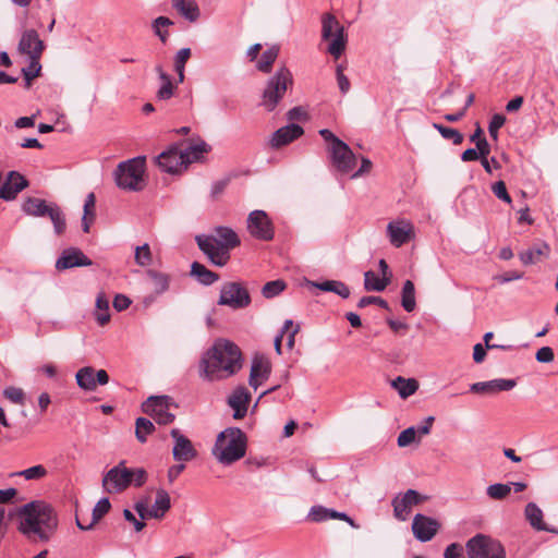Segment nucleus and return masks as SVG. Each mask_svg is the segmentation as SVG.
I'll return each instance as SVG.
<instances>
[{"label":"nucleus","mask_w":558,"mask_h":558,"mask_svg":"<svg viewBox=\"0 0 558 558\" xmlns=\"http://www.w3.org/2000/svg\"><path fill=\"white\" fill-rule=\"evenodd\" d=\"M243 365L240 348L230 340L218 339L199 362V376L204 380H222L235 375Z\"/></svg>","instance_id":"obj_1"},{"label":"nucleus","mask_w":558,"mask_h":558,"mask_svg":"<svg viewBox=\"0 0 558 558\" xmlns=\"http://www.w3.org/2000/svg\"><path fill=\"white\" fill-rule=\"evenodd\" d=\"M17 530L31 541L48 542L58 527V514L47 502L41 500L23 505L16 511Z\"/></svg>","instance_id":"obj_2"},{"label":"nucleus","mask_w":558,"mask_h":558,"mask_svg":"<svg viewBox=\"0 0 558 558\" xmlns=\"http://www.w3.org/2000/svg\"><path fill=\"white\" fill-rule=\"evenodd\" d=\"M216 448H220L216 454L219 462L231 464L245 456L246 436L240 428L229 427L218 435Z\"/></svg>","instance_id":"obj_3"},{"label":"nucleus","mask_w":558,"mask_h":558,"mask_svg":"<svg viewBox=\"0 0 558 558\" xmlns=\"http://www.w3.org/2000/svg\"><path fill=\"white\" fill-rule=\"evenodd\" d=\"M144 172L145 157H135L118 165L114 180L122 190L141 191L145 186Z\"/></svg>","instance_id":"obj_4"},{"label":"nucleus","mask_w":558,"mask_h":558,"mask_svg":"<svg viewBox=\"0 0 558 558\" xmlns=\"http://www.w3.org/2000/svg\"><path fill=\"white\" fill-rule=\"evenodd\" d=\"M293 84V78L290 70L286 66L280 68L269 80L262 94L260 106L268 112L276 109L278 104L283 98L289 86Z\"/></svg>","instance_id":"obj_5"},{"label":"nucleus","mask_w":558,"mask_h":558,"mask_svg":"<svg viewBox=\"0 0 558 558\" xmlns=\"http://www.w3.org/2000/svg\"><path fill=\"white\" fill-rule=\"evenodd\" d=\"M322 38L330 40L327 51L338 59L345 49L347 36L343 26L331 13H325L322 16Z\"/></svg>","instance_id":"obj_6"},{"label":"nucleus","mask_w":558,"mask_h":558,"mask_svg":"<svg viewBox=\"0 0 558 558\" xmlns=\"http://www.w3.org/2000/svg\"><path fill=\"white\" fill-rule=\"evenodd\" d=\"M465 549L469 558H506L501 544L484 534H476L471 537Z\"/></svg>","instance_id":"obj_7"},{"label":"nucleus","mask_w":558,"mask_h":558,"mask_svg":"<svg viewBox=\"0 0 558 558\" xmlns=\"http://www.w3.org/2000/svg\"><path fill=\"white\" fill-rule=\"evenodd\" d=\"M218 304L232 310H242L251 304V296L241 282H225L220 289Z\"/></svg>","instance_id":"obj_8"},{"label":"nucleus","mask_w":558,"mask_h":558,"mask_svg":"<svg viewBox=\"0 0 558 558\" xmlns=\"http://www.w3.org/2000/svg\"><path fill=\"white\" fill-rule=\"evenodd\" d=\"M171 399L168 396H151L142 404V411L159 425L171 424L175 415L170 412Z\"/></svg>","instance_id":"obj_9"},{"label":"nucleus","mask_w":558,"mask_h":558,"mask_svg":"<svg viewBox=\"0 0 558 558\" xmlns=\"http://www.w3.org/2000/svg\"><path fill=\"white\" fill-rule=\"evenodd\" d=\"M131 469L122 460L104 475L102 487L108 494L122 493L131 485Z\"/></svg>","instance_id":"obj_10"},{"label":"nucleus","mask_w":558,"mask_h":558,"mask_svg":"<svg viewBox=\"0 0 558 558\" xmlns=\"http://www.w3.org/2000/svg\"><path fill=\"white\" fill-rule=\"evenodd\" d=\"M248 233L260 241H271L275 236V228L266 211L256 209L248 214L246 220Z\"/></svg>","instance_id":"obj_11"},{"label":"nucleus","mask_w":558,"mask_h":558,"mask_svg":"<svg viewBox=\"0 0 558 558\" xmlns=\"http://www.w3.org/2000/svg\"><path fill=\"white\" fill-rule=\"evenodd\" d=\"M157 165L168 173H177L185 168L191 161L187 151H182L177 145L159 154L156 158Z\"/></svg>","instance_id":"obj_12"},{"label":"nucleus","mask_w":558,"mask_h":558,"mask_svg":"<svg viewBox=\"0 0 558 558\" xmlns=\"http://www.w3.org/2000/svg\"><path fill=\"white\" fill-rule=\"evenodd\" d=\"M195 240L199 250L208 257L215 266L222 267L230 259V252L218 246L217 239L211 235H196Z\"/></svg>","instance_id":"obj_13"},{"label":"nucleus","mask_w":558,"mask_h":558,"mask_svg":"<svg viewBox=\"0 0 558 558\" xmlns=\"http://www.w3.org/2000/svg\"><path fill=\"white\" fill-rule=\"evenodd\" d=\"M77 386L85 391H94L97 386L109 383V375L105 369L95 371L92 366L80 368L75 375Z\"/></svg>","instance_id":"obj_14"},{"label":"nucleus","mask_w":558,"mask_h":558,"mask_svg":"<svg viewBox=\"0 0 558 558\" xmlns=\"http://www.w3.org/2000/svg\"><path fill=\"white\" fill-rule=\"evenodd\" d=\"M333 166L340 172L348 173L356 165V156L343 141H337L335 147H329Z\"/></svg>","instance_id":"obj_15"},{"label":"nucleus","mask_w":558,"mask_h":558,"mask_svg":"<svg viewBox=\"0 0 558 558\" xmlns=\"http://www.w3.org/2000/svg\"><path fill=\"white\" fill-rule=\"evenodd\" d=\"M387 235L395 247H400L414 238L413 225L405 219L390 221L387 226Z\"/></svg>","instance_id":"obj_16"},{"label":"nucleus","mask_w":558,"mask_h":558,"mask_svg":"<svg viewBox=\"0 0 558 558\" xmlns=\"http://www.w3.org/2000/svg\"><path fill=\"white\" fill-rule=\"evenodd\" d=\"M440 529V523L433 518L416 513L412 522V532L415 538L422 543L430 541Z\"/></svg>","instance_id":"obj_17"},{"label":"nucleus","mask_w":558,"mask_h":558,"mask_svg":"<svg viewBox=\"0 0 558 558\" xmlns=\"http://www.w3.org/2000/svg\"><path fill=\"white\" fill-rule=\"evenodd\" d=\"M426 499L415 489H408L402 497L392 499L393 514L400 521H405L412 506H416Z\"/></svg>","instance_id":"obj_18"},{"label":"nucleus","mask_w":558,"mask_h":558,"mask_svg":"<svg viewBox=\"0 0 558 558\" xmlns=\"http://www.w3.org/2000/svg\"><path fill=\"white\" fill-rule=\"evenodd\" d=\"M170 435L174 440L172 456L175 461L187 462L193 460L197 456V451L193 447L192 441L187 437L182 435L179 429H171Z\"/></svg>","instance_id":"obj_19"},{"label":"nucleus","mask_w":558,"mask_h":558,"mask_svg":"<svg viewBox=\"0 0 558 558\" xmlns=\"http://www.w3.org/2000/svg\"><path fill=\"white\" fill-rule=\"evenodd\" d=\"M271 374V363L264 355H255L252 360L248 385L256 390L263 383L268 380Z\"/></svg>","instance_id":"obj_20"},{"label":"nucleus","mask_w":558,"mask_h":558,"mask_svg":"<svg viewBox=\"0 0 558 558\" xmlns=\"http://www.w3.org/2000/svg\"><path fill=\"white\" fill-rule=\"evenodd\" d=\"M92 259L88 258L80 248L69 247L65 248L61 256L56 262L58 270H65L73 267L90 266Z\"/></svg>","instance_id":"obj_21"},{"label":"nucleus","mask_w":558,"mask_h":558,"mask_svg":"<svg viewBox=\"0 0 558 558\" xmlns=\"http://www.w3.org/2000/svg\"><path fill=\"white\" fill-rule=\"evenodd\" d=\"M45 49L44 41L39 38L38 33L35 29H26L22 33L19 41L17 50L22 54L28 56H41Z\"/></svg>","instance_id":"obj_22"},{"label":"nucleus","mask_w":558,"mask_h":558,"mask_svg":"<svg viewBox=\"0 0 558 558\" xmlns=\"http://www.w3.org/2000/svg\"><path fill=\"white\" fill-rule=\"evenodd\" d=\"M251 401V392L244 386H238L228 397V404L234 411L233 418L241 420L247 413V407Z\"/></svg>","instance_id":"obj_23"},{"label":"nucleus","mask_w":558,"mask_h":558,"mask_svg":"<svg viewBox=\"0 0 558 558\" xmlns=\"http://www.w3.org/2000/svg\"><path fill=\"white\" fill-rule=\"evenodd\" d=\"M304 130L301 125L290 123L274 132L270 145L272 148H280L301 137Z\"/></svg>","instance_id":"obj_24"},{"label":"nucleus","mask_w":558,"mask_h":558,"mask_svg":"<svg viewBox=\"0 0 558 558\" xmlns=\"http://www.w3.org/2000/svg\"><path fill=\"white\" fill-rule=\"evenodd\" d=\"M517 385L514 379L497 378L488 381H478L470 386L473 393H494L497 391H509Z\"/></svg>","instance_id":"obj_25"},{"label":"nucleus","mask_w":558,"mask_h":558,"mask_svg":"<svg viewBox=\"0 0 558 558\" xmlns=\"http://www.w3.org/2000/svg\"><path fill=\"white\" fill-rule=\"evenodd\" d=\"M28 180L17 171H9L0 187H5L10 196L8 202L14 201L19 193L28 186Z\"/></svg>","instance_id":"obj_26"},{"label":"nucleus","mask_w":558,"mask_h":558,"mask_svg":"<svg viewBox=\"0 0 558 558\" xmlns=\"http://www.w3.org/2000/svg\"><path fill=\"white\" fill-rule=\"evenodd\" d=\"M524 515L526 521L530 523V525L536 530V531H546L550 533H556L558 530L554 527H549L544 521H543V510L535 504V502H529L525 506L524 509Z\"/></svg>","instance_id":"obj_27"},{"label":"nucleus","mask_w":558,"mask_h":558,"mask_svg":"<svg viewBox=\"0 0 558 558\" xmlns=\"http://www.w3.org/2000/svg\"><path fill=\"white\" fill-rule=\"evenodd\" d=\"M53 203L48 204L45 199L38 197H27L22 205L25 215L32 217H46Z\"/></svg>","instance_id":"obj_28"},{"label":"nucleus","mask_w":558,"mask_h":558,"mask_svg":"<svg viewBox=\"0 0 558 558\" xmlns=\"http://www.w3.org/2000/svg\"><path fill=\"white\" fill-rule=\"evenodd\" d=\"M214 238L217 239L218 246L225 247L229 252L240 245L238 234L229 227L219 226L215 228Z\"/></svg>","instance_id":"obj_29"},{"label":"nucleus","mask_w":558,"mask_h":558,"mask_svg":"<svg viewBox=\"0 0 558 558\" xmlns=\"http://www.w3.org/2000/svg\"><path fill=\"white\" fill-rule=\"evenodd\" d=\"M172 7L190 22L199 17V9L195 0H172Z\"/></svg>","instance_id":"obj_30"},{"label":"nucleus","mask_w":558,"mask_h":558,"mask_svg":"<svg viewBox=\"0 0 558 558\" xmlns=\"http://www.w3.org/2000/svg\"><path fill=\"white\" fill-rule=\"evenodd\" d=\"M146 276L149 278L156 295L163 294L169 290L171 278L168 274L148 269Z\"/></svg>","instance_id":"obj_31"},{"label":"nucleus","mask_w":558,"mask_h":558,"mask_svg":"<svg viewBox=\"0 0 558 558\" xmlns=\"http://www.w3.org/2000/svg\"><path fill=\"white\" fill-rule=\"evenodd\" d=\"M191 275L204 286H210L219 279V275L207 269L203 264L194 262L191 265Z\"/></svg>","instance_id":"obj_32"},{"label":"nucleus","mask_w":558,"mask_h":558,"mask_svg":"<svg viewBox=\"0 0 558 558\" xmlns=\"http://www.w3.org/2000/svg\"><path fill=\"white\" fill-rule=\"evenodd\" d=\"M548 253V244L541 243L520 253V259L524 265H532L538 263L542 259V257L547 256Z\"/></svg>","instance_id":"obj_33"},{"label":"nucleus","mask_w":558,"mask_h":558,"mask_svg":"<svg viewBox=\"0 0 558 558\" xmlns=\"http://www.w3.org/2000/svg\"><path fill=\"white\" fill-rule=\"evenodd\" d=\"M156 71L161 81V86L156 93L158 100H168L174 95V85L172 84L171 77L166 73L160 65L156 66Z\"/></svg>","instance_id":"obj_34"},{"label":"nucleus","mask_w":558,"mask_h":558,"mask_svg":"<svg viewBox=\"0 0 558 558\" xmlns=\"http://www.w3.org/2000/svg\"><path fill=\"white\" fill-rule=\"evenodd\" d=\"M312 284L322 291L336 293L342 299L350 296V289L344 282L339 280H325L322 282H313Z\"/></svg>","instance_id":"obj_35"},{"label":"nucleus","mask_w":558,"mask_h":558,"mask_svg":"<svg viewBox=\"0 0 558 558\" xmlns=\"http://www.w3.org/2000/svg\"><path fill=\"white\" fill-rule=\"evenodd\" d=\"M392 387L398 391L402 399H407L416 392L418 389V383L414 378H403L398 376L392 380Z\"/></svg>","instance_id":"obj_36"},{"label":"nucleus","mask_w":558,"mask_h":558,"mask_svg":"<svg viewBox=\"0 0 558 558\" xmlns=\"http://www.w3.org/2000/svg\"><path fill=\"white\" fill-rule=\"evenodd\" d=\"M390 283V277L379 278L374 271L368 270L364 274V288L366 291H384Z\"/></svg>","instance_id":"obj_37"},{"label":"nucleus","mask_w":558,"mask_h":558,"mask_svg":"<svg viewBox=\"0 0 558 558\" xmlns=\"http://www.w3.org/2000/svg\"><path fill=\"white\" fill-rule=\"evenodd\" d=\"M94 316L99 326H105L110 320L109 301L105 293H99L97 295Z\"/></svg>","instance_id":"obj_38"},{"label":"nucleus","mask_w":558,"mask_h":558,"mask_svg":"<svg viewBox=\"0 0 558 558\" xmlns=\"http://www.w3.org/2000/svg\"><path fill=\"white\" fill-rule=\"evenodd\" d=\"M401 305L408 313L415 310V287L411 280H405L401 291Z\"/></svg>","instance_id":"obj_39"},{"label":"nucleus","mask_w":558,"mask_h":558,"mask_svg":"<svg viewBox=\"0 0 558 558\" xmlns=\"http://www.w3.org/2000/svg\"><path fill=\"white\" fill-rule=\"evenodd\" d=\"M95 204L96 198L94 193H89L86 196L85 203H84V214L82 217V229L85 233H88L90 230V225L94 222L95 219Z\"/></svg>","instance_id":"obj_40"},{"label":"nucleus","mask_w":558,"mask_h":558,"mask_svg":"<svg viewBox=\"0 0 558 558\" xmlns=\"http://www.w3.org/2000/svg\"><path fill=\"white\" fill-rule=\"evenodd\" d=\"M47 216L50 218L57 235H61L66 229L65 216L57 204H52Z\"/></svg>","instance_id":"obj_41"},{"label":"nucleus","mask_w":558,"mask_h":558,"mask_svg":"<svg viewBox=\"0 0 558 558\" xmlns=\"http://www.w3.org/2000/svg\"><path fill=\"white\" fill-rule=\"evenodd\" d=\"M40 57L34 56L29 58V64L26 68L22 69V74L25 80V86L28 88L32 84V81L40 75L41 65H40Z\"/></svg>","instance_id":"obj_42"},{"label":"nucleus","mask_w":558,"mask_h":558,"mask_svg":"<svg viewBox=\"0 0 558 558\" xmlns=\"http://www.w3.org/2000/svg\"><path fill=\"white\" fill-rule=\"evenodd\" d=\"M279 54V47L272 46L265 50L262 54L260 60L257 62L256 68L264 73H269L274 62Z\"/></svg>","instance_id":"obj_43"},{"label":"nucleus","mask_w":558,"mask_h":558,"mask_svg":"<svg viewBox=\"0 0 558 558\" xmlns=\"http://www.w3.org/2000/svg\"><path fill=\"white\" fill-rule=\"evenodd\" d=\"M173 25V22L167 16H158L151 23V28L161 43L166 44L169 37L167 27Z\"/></svg>","instance_id":"obj_44"},{"label":"nucleus","mask_w":558,"mask_h":558,"mask_svg":"<svg viewBox=\"0 0 558 558\" xmlns=\"http://www.w3.org/2000/svg\"><path fill=\"white\" fill-rule=\"evenodd\" d=\"M155 430V426L151 421L146 417H137L135 421V436L136 439L144 444L147 440V436Z\"/></svg>","instance_id":"obj_45"},{"label":"nucleus","mask_w":558,"mask_h":558,"mask_svg":"<svg viewBox=\"0 0 558 558\" xmlns=\"http://www.w3.org/2000/svg\"><path fill=\"white\" fill-rule=\"evenodd\" d=\"M433 128L436 129L445 140H450L454 145H460L463 142V135L456 129L445 126L440 123H434Z\"/></svg>","instance_id":"obj_46"},{"label":"nucleus","mask_w":558,"mask_h":558,"mask_svg":"<svg viewBox=\"0 0 558 558\" xmlns=\"http://www.w3.org/2000/svg\"><path fill=\"white\" fill-rule=\"evenodd\" d=\"M286 287V282L281 279L268 281L262 289L263 296L266 299H272L280 294Z\"/></svg>","instance_id":"obj_47"},{"label":"nucleus","mask_w":558,"mask_h":558,"mask_svg":"<svg viewBox=\"0 0 558 558\" xmlns=\"http://www.w3.org/2000/svg\"><path fill=\"white\" fill-rule=\"evenodd\" d=\"M511 492V486L509 484L496 483L492 484L487 487L486 494L488 497L495 500H500L506 498Z\"/></svg>","instance_id":"obj_48"},{"label":"nucleus","mask_w":558,"mask_h":558,"mask_svg":"<svg viewBox=\"0 0 558 558\" xmlns=\"http://www.w3.org/2000/svg\"><path fill=\"white\" fill-rule=\"evenodd\" d=\"M171 501L170 496L165 489L157 490L156 500L153 505L151 509L158 510L159 513H162V517L165 513L170 509Z\"/></svg>","instance_id":"obj_49"},{"label":"nucleus","mask_w":558,"mask_h":558,"mask_svg":"<svg viewBox=\"0 0 558 558\" xmlns=\"http://www.w3.org/2000/svg\"><path fill=\"white\" fill-rule=\"evenodd\" d=\"M135 263L140 266H149L153 262L151 252L147 243L137 246L135 250Z\"/></svg>","instance_id":"obj_50"},{"label":"nucleus","mask_w":558,"mask_h":558,"mask_svg":"<svg viewBox=\"0 0 558 558\" xmlns=\"http://www.w3.org/2000/svg\"><path fill=\"white\" fill-rule=\"evenodd\" d=\"M134 510L137 512L141 520H146L148 518L161 519L162 513H159L158 510L148 509L147 505L143 501H137L134 505Z\"/></svg>","instance_id":"obj_51"},{"label":"nucleus","mask_w":558,"mask_h":558,"mask_svg":"<svg viewBox=\"0 0 558 558\" xmlns=\"http://www.w3.org/2000/svg\"><path fill=\"white\" fill-rule=\"evenodd\" d=\"M110 501L109 498L104 497L95 505L93 509V523H97L108 511L110 510Z\"/></svg>","instance_id":"obj_52"},{"label":"nucleus","mask_w":558,"mask_h":558,"mask_svg":"<svg viewBox=\"0 0 558 558\" xmlns=\"http://www.w3.org/2000/svg\"><path fill=\"white\" fill-rule=\"evenodd\" d=\"M3 396L15 404H24L25 402V393L21 388L17 387H7L3 390Z\"/></svg>","instance_id":"obj_53"},{"label":"nucleus","mask_w":558,"mask_h":558,"mask_svg":"<svg viewBox=\"0 0 558 558\" xmlns=\"http://www.w3.org/2000/svg\"><path fill=\"white\" fill-rule=\"evenodd\" d=\"M330 509L323 506H314L311 508L308 519L313 522H324L330 519Z\"/></svg>","instance_id":"obj_54"},{"label":"nucleus","mask_w":558,"mask_h":558,"mask_svg":"<svg viewBox=\"0 0 558 558\" xmlns=\"http://www.w3.org/2000/svg\"><path fill=\"white\" fill-rule=\"evenodd\" d=\"M506 117L500 113H496L492 117L488 125V132L494 141L498 140V130L505 124Z\"/></svg>","instance_id":"obj_55"},{"label":"nucleus","mask_w":558,"mask_h":558,"mask_svg":"<svg viewBox=\"0 0 558 558\" xmlns=\"http://www.w3.org/2000/svg\"><path fill=\"white\" fill-rule=\"evenodd\" d=\"M378 305L379 307L381 308H385V310H389V304L386 300H384L383 298L380 296H374V295H368V296H363L359 303H357V307L359 308H364L368 305Z\"/></svg>","instance_id":"obj_56"},{"label":"nucleus","mask_w":558,"mask_h":558,"mask_svg":"<svg viewBox=\"0 0 558 558\" xmlns=\"http://www.w3.org/2000/svg\"><path fill=\"white\" fill-rule=\"evenodd\" d=\"M415 437L416 428L414 426L408 427L399 434L397 444L399 447H407L415 440Z\"/></svg>","instance_id":"obj_57"},{"label":"nucleus","mask_w":558,"mask_h":558,"mask_svg":"<svg viewBox=\"0 0 558 558\" xmlns=\"http://www.w3.org/2000/svg\"><path fill=\"white\" fill-rule=\"evenodd\" d=\"M492 191L495 196L507 204H511L512 199L507 191L506 183L504 181H497L492 185Z\"/></svg>","instance_id":"obj_58"},{"label":"nucleus","mask_w":558,"mask_h":558,"mask_svg":"<svg viewBox=\"0 0 558 558\" xmlns=\"http://www.w3.org/2000/svg\"><path fill=\"white\" fill-rule=\"evenodd\" d=\"M47 474V470L43 465H34L26 470H23L19 473V475L25 477L26 480H38L44 477Z\"/></svg>","instance_id":"obj_59"},{"label":"nucleus","mask_w":558,"mask_h":558,"mask_svg":"<svg viewBox=\"0 0 558 558\" xmlns=\"http://www.w3.org/2000/svg\"><path fill=\"white\" fill-rule=\"evenodd\" d=\"M337 82L339 89L342 94H347L350 90L351 84L349 78L343 73V65L338 64L336 70Z\"/></svg>","instance_id":"obj_60"},{"label":"nucleus","mask_w":558,"mask_h":558,"mask_svg":"<svg viewBox=\"0 0 558 558\" xmlns=\"http://www.w3.org/2000/svg\"><path fill=\"white\" fill-rule=\"evenodd\" d=\"M444 558H466L464 555V548L458 544L452 543L447 546L444 553Z\"/></svg>","instance_id":"obj_61"},{"label":"nucleus","mask_w":558,"mask_h":558,"mask_svg":"<svg viewBox=\"0 0 558 558\" xmlns=\"http://www.w3.org/2000/svg\"><path fill=\"white\" fill-rule=\"evenodd\" d=\"M131 484L135 487H141L147 478V473L144 469H131Z\"/></svg>","instance_id":"obj_62"},{"label":"nucleus","mask_w":558,"mask_h":558,"mask_svg":"<svg viewBox=\"0 0 558 558\" xmlns=\"http://www.w3.org/2000/svg\"><path fill=\"white\" fill-rule=\"evenodd\" d=\"M535 357L539 363H549L554 360V351L550 347H543L537 350Z\"/></svg>","instance_id":"obj_63"},{"label":"nucleus","mask_w":558,"mask_h":558,"mask_svg":"<svg viewBox=\"0 0 558 558\" xmlns=\"http://www.w3.org/2000/svg\"><path fill=\"white\" fill-rule=\"evenodd\" d=\"M131 303V300L124 294H117L113 299V307L118 312L126 310Z\"/></svg>","instance_id":"obj_64"}]
</instances>
